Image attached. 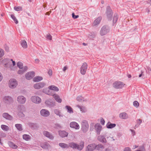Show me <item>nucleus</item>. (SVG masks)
<instances>
[{
	"instance_id": "obj_20",
	"label": "nucleus",
	"mask_w": 151,
	"mask_h": 151,
	"mask_svg": "<svg viewBox=\"0 0 151 151\" xmlns=\"http://www.w3.org/2000/svg\"><path fill=\"white\" fill-rule=\"evenodd\" d=\"M119 117L123 119H127L128 118V116L127 114L125 112H123L119 114Z\"/></svg>"
},
{
	"instance_id": "obj_56",
	"label": "nucleus",
	"mask_w": 151,
	"mask_h": 151,
	"mask_svg": "<svg viewBox=\"0 0 151 151\" xmlns=\"http://www.w3.org/2000/svg\"><path fill=\"white\" fill-rule=\"evenodd\" d=\"M39 60L38 59H36L35 60V63H38L39 62Z\"/></svg>"
},
{
	"instance_id": "obj_57",
	"label": "nucleus",
	"mask_w": 151,
	"mask_h": 151,
	"mask_svg": "<svg viewBox=\"0 0 151 151\" xmlns=\"http://www.w3.org/2000/svg\"><path fill=\"white\" fill-rule=\"evenodd\" d=\"M45 103L46 104H47L48 105L50 104V101H48V100L46 101L45 102Z\"/></svg>"
},
{
	"instance_id": "obj_4",
	"label": "nucleus",
	"mask_w": 151,
	"mask_h": 151,
	"mask_svg": "<svg viewBox=\"0 0 151 151\" xmlns=\"http://www.w3.org/2000/svg\"><path fill=\"white\" fill-rule=\"evenodd\" d=\"M18 85V82L16 80L14 79H10L8 83L9 87L11 88H15Z\"/></svg>"
},
{
	"instance_id": "obj_58",
	"label": "nucleus",
	"mask_w": 151,
	"mask_h": 151,
	"mask_svg": "<svg viewBox=\"0 0 151 151\" xmlns=\"http://www.w3.org/2000/svg\"><path fill=\"white\" fill-rule=\"evenodd\" d=\"M127 76L129 78H131L132 77V76L130 74H128L127 75Z\"/></svg>"
},
{
	"instance_id": "obj_40",
	"label": "nucleus",
	"mask_w": 151,
	"mask_h": 151,
	"mask_svg": "<svg viewBox=\"0 0 151 151\" xmlns=\"http://www.w3.org/2000/svg\"><path fill=\"white\" fill-rule=\"evenodd\" d=\"M17 129L20 131H21L22 130V125L19 124H17L15 125Z\"/></svg>"
},
{
	"instance_id": "obj_42",
	"label": "nucleus",
	"mask_w": 151,
	"mask_h": 151,
	"mask_svg": "<svg viewBox=\"0 0 151 151\" xmlns=\"http://www.w3.org/2000/svg\"><path fill=\"white\" fill-rule=\"evenodd\" d=\"M11 16L12 18V19L14 20V21L15 22V23L16 24H17L18 23V21L17 20L16 18V17H15V16L13 14L11 15Z\"/></svg>"
},
{
	"instance_id": "obj_62",
	"label": "nucleus",
	"mask_w": 151,
	"mask_h": 151,
	"mask_svg": "<svg viewBox=\"0 0 151 151\" xmlns=\"http://www.w3.org/2000/svg\"><path fill=\"white\" fill-rule=\"evenodd\" d=\"M0 143L1 144H2V143L1 142V139H0Z\"/></svg>"
},
{
	"instance_id": "obj_45",
	"label": "nucleus",
	"mask_w": 151,
	"mask_h": 151,
	"mask_svg": "<svg viewBox=\"0 0 151 151\" xmlns=\"http://www.w3.org/2000/svg\"><path fill=\"white\" fill-rule=\"evenodd\" d=\"M118 17V16L117 15H116L114 17L113 19V22L114 23H116V22L117 20Z\"/></svg>"
},
{
	"instance_id": "obj_49",
	"label": "nucleus",
	"mask_w": 151,
	"mask_h": 151,
	"mask_svg": "<svg viewBox=\"0 0 151 151\" xmlns=\"http://www.w3.org/2000/svg\"><path fill=\"white\" fill-rule=\"evenodd\" d=\"M55 113L57 115H59V116H60L61 115L60 113L59 112V111H58L57 110H55Z\"/></svg>"
},
{
	"instance_id": "obj_34",
	"label": "nucleus",
	"mask_w": 151,
	"mask_h": 151,
	"mask_svg": "<svg viewBox=\"0 0 151 151\" xmlns=\"http://www.w3.org/2000/svg\"><path fill=\"white\" fill-rule=\"evenodd\" d=\"M21 45L22 47L24 48H26L27 47V45L26 42L25 40H23L21 42Z\"/></svg>"
},
{
	"instance_id": "obj_25",
	"label": "nucleus",
	"mask_w": 151,
	"mask_h": 151,
	"mask_svg": "<svg viewBox=\"0 0 151 151\" xmlns=\"http://www.w3.org/2000/svg\"><path fill=\"white\" fill-rule=\"evenodd\" d=\"M22 69H24V70H22V69H20L19 70L18 72V73L19 74H22L25 72L28 69V67L27 66H24Z\"/></svg>"
},
{
	"instance_id": "obj_61",
	"label": "nucleus",
	"mask_w": 151,
	"mask_h": 151,
	"mask_svg": "<svg viewBox=\"0 0 151 151\" xmlns=\"http://www.w3.org/2000/svg\"><path fill=\"white\" fill-rule=\"evenodd\" d=\"M142 73H143V72H142V73H141V74H139V77H141L142 76Z\"/></svg>"
},
{
	"instance_id": "obj_43",
	"label": "nucleus",
	"mask_w": 151,
	"mask_h": 151,
	"mask_svg": "<svg viewBox=\"0 0 151 151\" xmlns=\"http://www.w3.org/2000/svg\"><path fill=\"white\" fill-rule=\"evenodd\" d=\"M14 9L16 11H19L22 10V8L21 6H15L14 7Z\"/></svg>"
},
{
	"instance_id": "obj_27",
	"label": "nucleus",
	"mask_w": 151,
	"mask_h": 151,
	"mask_svg": "<svg viewBox=\"0 0 151 151\" xmlns=\"http://www.w3.org/2000/svg\"><path fill=\"white\" fill-rule=\"evenodd\" d=\"M101 19V17H99L95 19L93 23V25L95 26L99 24Z\"/></svg>"
},
{
	"instance_id": "obj_13",
	"label": "nucleus",
	"mask_w": 151,
	"mask_h": 151,
	"mask_svg": "<svg viewBox=\"0 0 151 151\" xmlns=\"http://www.w3.org/2000/svg\"><path fill=\"white\" fill-rule=\"evenodd\" d=\"M45 85V83L43 82H40L36 83L34 85V87L36 89H39L43 88Z\"/></svg>"
},
{
	"instance_id": "obj_29",
	"label": "nucleus",
	"mask_w": 151,
	"mask_h": 151,
	"mask_svg": "<svg viewBox=\"0 0 151 151\" xmlns=\"http://www.w3.org/2000/svg\"><path fill=\"white\" fill-rule=\"evenodd\" d=\"M1 128L5 131H8L9 130V127L6 125L2 124L1 126Z\"/></svg>"
},
{
	"instance_id": "obj_1",
	"label": "nucleus",
	"mask_w": 151,
	"mask_h": 151,
	"mask_svg": "<svg viewBox=\"0 0 151 151\" xmlns=\"http://www.w3.org/2000/svg\"><path fill=\"white\" fill-rule=\"evenodd\" d=\"M3 60L7 62V63H5L4 65L5 67L9 68L12 70H14V67L15 65V62L14 61H13L12 59L8 60L7 59H4Z\"/></svg>"
},
{
	"instance_id": "obj_5",
	"label": "nucleus",
	"mask_w": 151,
	"mask_h": 151,
	"mask_svg": "<svg viewBox=\"0 0 151 151\" xmlns=\"http://www.w3.org/2000/svg\"><path fill=\"white\" fill-rule=\"evenodd\" d=\"M87 68L88 65L87 63H83L80 69V73L82 75H84L86 74Z\"/></svg>"
},
{
	"instance_id": "obj_48",
	"label": "nucleus",
	"mask_w": 151,
	"mask_h": 151,
	"mask_svg": "<svg viewBox=\"0 0 151 151\" xmlns=\"http://www.w3.org/2000/svg\"><path fill=\"white\" fill-rule=\"evenodd\" d=\"M72 17L74 19H76L79 16L77 15H75L74 13H73L72 14Z\"/></svg>"
},
{
	"instance_id": "obj_21",
	"label": "nucleus",
	"mask_w": 151,
	"mask_h": 151,
	"mask_svg": "<svg viewBox=\"0 0 151 151\" xmlns=\"http://www.w3.org/2000/svg\"><path fill=\"white\" fill-rule=\"evenodd\" d=\"M41 147L45 149H48L50 147V145L48 143H44L41 145Z\"/></svg>"
},
{
	"instance_id": "obj_6",
	"label": "nucleus",
	"mask_w": 151,
	"mask_h": 151,
	"mask_svg": "<svg viewBox=\"0 0 151 151\" xmlns=\"http://www.w3.org/2000/svg\"><path fill=\"white\" fill-rule=\"evenodd\" d=\"M109 29L108 27L104 26L101 28L100 32V35L103 36L105 35L109 32Z\"/></svg>"
},
{
	"instance_id": "obj_59",
	"label": "nucleus",
	"mask_w": 151,
	"mask_h": 151,
	"mask_svg": "<svg viewBox=\"0 0 151 151\" xmlns=\"http://www.w3.org/2000/svg\"><path fill=\"white\" fill-rule=\"evenodd\" d=\"M131 131L133 132V135H134L135 134V132L134 130H131Z\"/></svg>"
},
{
	"instance_id": "obj_51",
	"label": "nucleus",
	"mask_w": 151,
	"mask_h": 151,
	"mask_svg": "<svg viewBox=\"0 0 151 151\" xmlns=\"http://www.w3.org/2000/svg\"><path fill=\"white\" fill-rule=\"evenodd\" d=\"M124 151H131V150L129 148L127 147L124 149Z\"/></svg>"
},
{
	"instance_id": "obj_7",
	"label": "nucleus",
	"mask_w": 151,
	"mask_h": 151,
	"mask_svg": "<svg viewBox=\"0 0 151 151\" xmlns=\"http://www.w3.org/2000/svg\"><path fill=\"white\" fill-rule=\"evenodd\" d=\"M125 85V84L120 81L115 82L113 84L114 87L116 88H122L124 87Z\"/></svg>"
},
{
	"instance_id": "obj_64",
	"label": "nucleus",
	"mask_w": 151,
	"mask_h": 151,
	"mask_svg": "<svg viewBox=\"0 0 151 151\" xmlns=\"http://www.w3.org/2000/svg\"><path fill=\"white\" fill-rule=\"evenodd\" d=\"M150 1H151V2H150V4H151V0H150Z\"/></svg>"
},
{
	"instance_id": "obj_9",
	"label": "nucleus",
	"mask_w": 151,
	"mask_h": 151,
	"mask_svg": "<svg viewBox=\"0 0 151 151\" xmlns=\"http://www.w3.org/2000/svg\"><path fill=\"white\" fill-rule=\"evenodd\" d=\"M31 101L36 104H39L41 102V99L39 97L37 96H32L31 98Z\"/></svg>"
},
{
	"instance_id": "obj_35",
	"label": "nucleus",
	"mask_w": 151,
	"mask_h": 151,
	"mask_svg": "<svg viewBox=\"0 0 151 151\" xmlns=\"http://www.w3.org/2000/svg\"><path fill=\"white\" fill-rule=\"evenodd\" d=\"M76 99L79 102H82L85 101L84 98L81 96H78L76 98Z\"/></svg>"
},
{
	"instance_id": "obj_28",
	"label": "nucleus",
	"mask_w": 151,
	"mask_h": 151,
	"mask_svg": "<svg viewBox=\"0 0 151 151\" xmlns=\"http://www.w3.org/2000/svg\"><path fill=\"white\" fill-rule=\"evenodd\" d=\"M98 139L101 142L103 143H106V139L103 136H100L98 137Z\"/></svg>"
},
{
	"instance_id": "obj_3",
	"label": "nucleus",
	"mask_w": 151,
	"mask_h": 151,
	"mask_svg": "<svg viewBox=\"0 0 151 151\" xmlns=\"http://www.w3.org/2000/svg\"><path fill=\"white\" fill-rule=\"evenodd\" d=\"M44 92L47 94L52 96L55 101L58 103H61V102L62 100L58 95L56 94H53L50 91H44Z\"/></svg>"
},
{
	"instance_id": "obj_50",
	"label": "nucleus",
	"mask_w": 151,
	"mask_h": 151,
	"mask_svg": "<svg viewBox=\"0 0 151 151\" xmlns=\"http://www.w3.org/2000/svg\"><path fill=\"white\" fill-rule=\"evenodd\" d=\"M100 120V122L101 124L103 125H104L105 123L104 120L102 118Z\"/></svg>"
},
{
	"instance_id": "obj_37",
	"label": "nucleus",
	"mask_w": 151,
	"mask_h": 151,
	"mask_svg": "<svg viewBox=\"0 0 151 151\" xmlns=\"http://www.w3.org/2000/svg\"><path fill=\"white\" fill-rule=\"evenodd\" d=\"M23 139L26 141L29 140L30 138V136L27 134H24L23 136Z\"/></svg>"
},
{
	"instance_id": "obj_14",
	"label": "nucleus",
	"mask_w": 151,
	"mask_h": 151,
	"mask_svg": "<svg viewBox=\"0 0 151 151\" xmlns=\"http://www.w3.org/2000/svg\"><path fill=\"white\" fill-rule=\"evenodd\" d=\"M70 125L71 128L75 129H78L80 128L79 125L76 122H71L70 123Z\"/></svg>"
},
{
	"instance_id": "obj_8",
	"label": "nucleus",
	"mask_w": 151,
	"mask_h": 151,
	"mask_svg": "<svg viewBox=\"0 0 151 151\" xmlns=\"http://www.w3.org/2000/svg\"><path fill=\"white\" fill-rule=\"evenodd\" d=\"M89 125L87 122H83L82 123V129L84 132H86L88 129Z\"/></svg>"
},
{
	"instance_id": "obj_23",
	"label": "nucleus",
	"mask_w": 151,
	"mask_h": 151,
	"mask_svg": "<svg viewBox=\"0 0 151 151\" xmlns=\"http://www.w3.org/2000/svg\"><path fill=\"white\" fill-rule=\"evenodd\" d=\"M96 130L98 134H99L102 128V127L99 124H97L95 126Z\"/></svg>"
},
{
	"instance_id": "obj_36",
	"label": "nucleus",
	"mask_w": 151,
	"mask_h": 151,
	"mask_svg": "<svg viewBox=\"0 0 151 151\" xmlns=\"http://www.w3.org/2000/svg\"><path fill=\"white\" fill-rule=\"evenodd\" d=\"M65 107L68 110V112L70 113H73V112L72 109L70 106H65Z\"/></svg>"
},
{
	"instance_id": "obj_18",
	"label": "nucleus",
	"mask_w": 151,
	"mask_h": 151,
	"mask_svg": "<svg viewBox=\"0 0 151 151\" xmlns=\"http://www.w3.org/2000/svg\"><path fill=\"white\" fill-rule=\"evenodd\" d=\"M43 134L45 136L50 139H53L54 137L49 132L47 131H44L43 132Z\"/></svg>"
},
{
	"instance_id": "obj_12",
	"label": "nucleus",
	"mask_w": 151,
	"mask_h": 151,
	"mask_svg": "<svg viewBox=\"0 0 151 151\" xmlns=\"http://www.w3.org/2000/svg\"><path fill=\"white\" fill-rule=\"evenodd\" d=\"M3 101L5 103L9 104L13 101L12 98L10 96H6L3 99Z\"/></svg>"
},
{
	"instance_id": "obj_33",
	"label": "nucleus",
	"mask_w": 151,
	"mask_h": 151,
	"mask_svg": "<svg viewBox=\"0 0 151 151\" xmlns=\"http://www.w3.org/2000/svg\"><path fill=\"white\" fill-rule=\"evenodd\" d=\"M59 145V146L62 148H67L69 147V146L68 144L64 143H60Z\"/></svg>"
},
{
	"instance_id": "obj_15",
	"label": "nucleus",
	"mask_w": 151,
	"mask_h": 151,
	"mask_svg": "<svg viewBox=\"0 0 151 151\" xmlns=\"http://www.w3.org/2000/svg\"><path fill=\"white\" fill-rule=\"evenodd\" d=\"M26 98L23 96H20L17 98V101L20 104H24L26 101Z\"/></svg>"
},
{
	"instance_id": "obj_22",
	"label": "nucleus",
	"mask_w": 151,
	"mask_h": 151,
	"mask_svg": "<svg viewBox=\"0 0 151 151\" xmlns=\"http://www.w3.org/2000/svg\"><path fill=\"white\" fill-rule=\"evenodd\" d=\"M3 116L6 119L9 120H11L12 119V117L8 114L4 113L3 114Z\"/></svg>"
},
{
	"instance_id": "obj_54",
	"label": "nucleus",
	"mask_w": 151,
	"mask_h": 151,
	"mask_svg": "<svg viewBox=\"0 0 151 151\" xmlns=\"http://www.w3.org/2000/svg\"><path fill=\"white\" fill-rule=\"evenodd\" d=\"M3 78V76L1 73H0V82L1 81Z\"/></svg>"
},
{
	"instance_id": "obj_39",
	"label": "nucleus",
	"mask_w": 151,
	"mask_h": 151,
	"mask_svg": "<svg viewBox=\"0 0 151 151\" xmlns=\"http://www.w3.org/2000/svg\"><path fill=\"white\" fill-rule=\"evenodd\" d=\"M4 55V51L3 49L0 48V58L3 57Z\"/></svg>"
},
{
	"instance_id": "obj_26",
	"label": "nucleus",
	"mask_w": 151,
	"mask_h": 151,
	"mask_svg": "<svg viewBox=\"0 0 151 151\" xmlns=\"http://www.w3.org/2000/svg\"><path fill=\"white\" fill-rule=\"evenodd\" d=\"M106 126L107 128L111 129L115 127L116 126V124H111L110 122H109L107 124Z\"/></svg>"
},
{
	"instance_id": "obj_60",
	"label": "nucleus",
	"mask_w": 151,
	"mask_h": 151,
	"mask_svg": "<svg viewBox=\"0 0 151 151\" xmlns=\"http://www.w3.org/2000/svg\"><path fill=\"white\" fill-rule=\"evenodd\" d=\"M138 147V146H136V145H134L133 146V148L134 149Z\"/></svg>"
},
{
	"instance_id": "obj_44",
	"label": "nucleus",
	"mask_w": 151,
	"mask_h": 151,
	"mask_svg": "<svg viewBox=\"0 0 151 151\" xmlns=\"http://www.w3.org/2000/svg\"><path fill=\"white\" fill-rule=\"evenodd\" d=\"M77 107L80 108V110L82 112H85L86 111V109L84 107H81L79 105H77Z\"/></svg>"
},
{
	"instance_id": "obj_11",
	"label": "nucleus",
	"mask_w": 151,
	"mask_h": 151,
	"mask_svg": "<svg viewBox=\"0 0 151 151\" xmlns=\"http://www.w3.org/2000/svg\"><path fill=\"white\" fill-rule=\"evenodd\" d=\"M20 108L19 107L18 108V111L19 112L18 113V115L19 117H22L24 116L22 112L25 111V108L23 106H20Z\"/></svg>"
},
{
	"instance_id": "obj_55",
	"label": "nucleus",
	"mask_w": 151,
	"mask_h": 151,
	"mask_svg": "<svg viewBox=\"0 0 151 151\" xmlns=\"http://www.w3.org/2000/svg\"><path fill=\"white\" fill-rule=\"evenodd\" d=\"M68 68L67 66H65L64 67L63 70V71L65 72V70L67 69Z\"/></svg>"
},
{
	"instance_id": "obj_53",
	"label": "nucleus",
	"mask_w": 151,
	"mask_h": 151,
	"mask_svg": "<svg viewBox=\"0 0 151 151\" xmlns=\"http://www.w3.org/2000/svg\"><path fill=\"white\" fill-rule=\"evenodd\" d=\"M142 120L140 119H138L137 120V123L140 124L142 122Z\"/></svg>"
},
{
	"instance_id": "obj_32",
	"label": "nucleus",
	"mask_w": 151,
	"mask_h": 151,
	"mask_svg": "<svg viewBox=\"0 0 151 151\" xmlns=\"http://www.w3.org/2000/svg\"><path fill=\"white\" fill-rule=\"evenodd\" d=\"M43 79L42 78L41 76H36L33 79L34 81L35 82H39Z\"/></svg>"
},
{
	"instance_id": "obj_10",
	"label": "nucleus",
	"mask_w": 151,
	"mask_h": 151,
	"mask_svg": "<svg viewBox=\"0 0 151 151\" xmlns=\"http://www.w3.org/2000/svg\"><path fill=\"white\" fill-rule=\"evenodd\" d=\"M35 75V73L33 71L29 72L25 75V78L28 80L32 79Z\"/></svg>"
},
{
	"instance_id": "obj_16",
	"label": "nucleus",
	"mask_w": 151,
	"mask_h": 151,
	"mask_svg": "<svg viewBox=\"0 0 151 151\" xmlns=\"http://www.w3.org/2000/svg\"><path fill=\"white\" fill-rule=\"evenodd\" d=\"M40 113L42 116L44 117H47L50 114L49 111L45 109H42L40 111Z\"/></svg>"
},
{
	"instance_id": "obj_47",
	"label": "nucleus",
	"mask_w": 151,
	"mask_h": 151,
	"mask_svg": "<svg viewBox=\"0 0 151 151\" xmlns=\"http://www.w3.org/2000/svg\"><path fill=\"white\" fill-rule=\"evenodd\" d=\"M46 37L49 40H52V36L50 34H48L46 36Z\"/></svg>"
},
{
	"instance_id": "obj_52",
	"label": "nucleus",
	"mask_w": 151,
	"mask_h": 151,
	"mask_svg": "<svg viewBox=\"0 0 151 151\" xmlns=\"http://www.w3.org/2000/svg\"><path fill=\"white\" fill-rule=\"evenodd\" d=\"M48 73L50 76L52 75V71L51 70H49L48 71Z\"/></svg>"
},
{
	"instance_id": "obj_24",
	"label": "nucleus",
	"mask_w": 151,
	"mask_h": 151,
	"mask_svg": "<svg viewBox=\"0 0 151 151\" xmlns=\"http://www.w3.org/2000/svg\"><path fill=\"white\" fill-rule=\"evenodd\" d=\"M48 88L50 90H53L55 91H59L58 88L54 85H51L49 86Z\"/></svg>"
},
{
	"instance_id": "obj_19",
	"label": "nucleus",
	"mask_w": 151,
	"mask_h": 151,
	"mask_svg": "<svg viewBox=\"0 0 151 151\" xmlns=\"http://www.w3.org/2000/svg\"><path fill=\"white\" fill-rule=\"evenodd\" d=\"M59 135L62 137H67L68 135V133L65 131H59Z\"/></svg>"
},
{
	"instance_id": "obj_41",
	"label": "nucleus",
	"mask_w": 151,
	"mask_h": 151,
	"mask_svg": "<svg viewBox=\"0 0 151 151\" xmlns=\"http://www.w3.org/2000/svg\"><path fill=\"white\" fill-rule=\"evenodd\" d=\"M17 65L20 69H22L24 67L23 63L20 62H19L17 63Z\"/></svg>"
},
{
	"instance_id": "obj_38",
	"label": "nucleus",
	"mask_w": 151,
	"mask_h": 151,
	"mask_svg": "<svg viewBox=\"0 0 151 151\" xmlns=\"http://www.w3.org/2000/svg\"><path fill=\"white\" fill-rule=\"evenodd\" d=\"M103 146L101 145H96V149L97 150H101L103 149Z\"/></svg>"
},
{
	"instance_id": "obj_30",
	"label": "nucleus",
	"mask_w": 151,
	"mask_h": 151,
	"mask_svg": "<svg viewBox=\"0 0 151 151\" xmlns=\"http://www.w3.org/2000/svg\"><path fill=\"white\" fill-rule=\"evenodd\" d=\"M8 144L10 147L13 149H16L18 147L17 145L12 142H9Z\"/></svg>"
},
{
	"instance_id": "obj_31",
	"label": "nucleus",
	"mask_w": 151,
	"mask_h": 151,
	"mask_svg": "<svg viewBox=\"0 0 151 151\" xmlns=\"http://www.w3.org/2000/svg\"><path fill=\"white\" fill-rule=\"evenodd\" d=\"M107 9H109V10L106 12L107 16L108 17L111 18L112 17V10L110 9L109 7H108Z\"/></svg>"
},
{
	"instance_id": "obj_2",
	"label": "nucleus",
	"mask_w": 151,
	"mask_h": 151,
	"mask_svg": "<svg viewBox=\"0 0 151 151\" xmlns=\"http://www.w3.org/2000/svg\"><path fill=\"white\" fill-rule=\"evenodd\" d=\"M69 146L73 148L77 149L79 150H81L83 148L84 145V143L83 142H81L80 145L71 142L69 144Z\"/></svg>"
},
{
	"instance_id": "obj_46",
	"label": "nucleus",
	"mask_w": 151,
	"mask_h": 151,
	"mask_svg": "<svg viewBox=\"0 0 151 151\" xmlns=\"http://www.w3.org/2000/svg\"><path fill=\"white\" fill-rule=\"evenodd\" d=\"M133 105L136 108H137L139 106V104L138 102L137 101H135L133 102Z\"/></svg>"
},
{
	"instance_id": "obj_63",
	"label": "nucleus",
	"mask_w": 151,
	"mask_h": 151,
	"mask_svg": "<svg viewBox=\"0 0 151 151\" xmlns=\"http://www.w3.org/2000/svg\"><path fill=\"white\" fill-rule=\"evenodd\" d=\"M83 45H85V43H83Z\"/></svg>"
},
{
	"instance_id": "obj_17",
	"label": "nucleus",
	"mask_w": 151,
	"mask_h": 151,
	"mask_svg": "<svg viewBox=\"0 0 151 151\" xmlns=\"http://www.w3.org/2000/svg\"><path fill=\"white\" fill-rule=\"evenodd\" d=\"M96 149V145L94 144H91L87 146L86 151H92Z\"/></svg>"
}]
</instances>
